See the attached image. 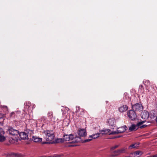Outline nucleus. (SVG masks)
I'll return each mask as SVG.
<instances>
[{"label":"nucleus","instance_id":"obj_23","mask_svg":"<svg viewBox=\"0 0 157 157\" xmlns=\"http://www.w3.org/2000/svg\"><path fill=\"white\" fill-rule=\"evenodd\" d=\"M136 147V144H132L129 146V149H132V148H135Z\"/></svg>","mask_w":157,"mask_h":157},{"label":"nucleus","instance_id":"obj_1","mask_svg":"<svg viewBox=\"0 0 157 157\" xmlns=\"http://www.w3.org/2000/svg\"><path fill=\"white\" fill-rule=\"evenodd\" d=\"M44 136L46 141H49V143H54L55 142L52 141L55 137L54 132L51 130H45L43 132Z\"/></svg>","mask_w":157,"mask_h":157},{"label":"nucleus","instance_id":"obj_26","mask_svg":"<svg viewBox=\"0 0 157 157\" xmlns=\"http://www.w3.org/2000/svg\"><path fill=\"white\" fill-rule=\"evenodd\" d=\"M76 113H78V112H79V110H80V108L79 106H76Z\"/></svg>","mask_w":157,"mask_h":157},{"label":"nucleus","instance_id":"obj_15","mask_svg":"<svg viewBox=\"0 0 157 157\" xmlns=\"http://www.w3.org/2000/svg\"><path fill=\"white\" fill-rule=\"evenodd\" d=\"M32 140L35 142H40L42 141V139L36 136H33Z\"/></svg>","mask_w":157,"mask_h":157},{"label":"nucleus","instance_id":"obj_25","mask_svg":"<svg viewBox=\"0 0 157 157\" xmlns=\"http://www.w3.org/2000/svg\"><path fill=\"white\" fill-rule=\"evenodd\" d=\"M119 146L118 145H116L112 147L111 148V150H113V149H116V148H117Z\"/></svg>","mask_w":157,"mask_h":157},{"label":"nucleus","instance_id":"obj_29","mask_svg":"<svg viewBox=\"0 0 157 157\" xmlns=\"http://www.w3.org/2000/svg\"><path fill=\"white\" fill-rule=\"evenodd\" d=\"M62 141V139H57L56 140V143H59V142H61Z\"/></svg>","mask_w":157,"mask_h":157},{"label":"nucleus","instance_id":"obj_37","mask_svg":"<svg viewBox=\"0 0 157 157\" xmlns=\"http://www.w3.org/2000/svg\"><path fill=\"white\" fill-rule=\"evenodd\" d=\"M3 107H5L6 108H7V106H3Z\"/></svg>","mask_w":157,"mask_h":157},{"label":"nucleus","instance_id":"obj_38","mask_svg":"<svg viewBox=\"0 0 157 157\" xmlns=\"http://www.w3.org/2000/svg\"><path fill=\"white\" fill-rule=\"evenodd\" d=\"M106 103H108V101H106Z\"/></svg>","mask_w":157,"mask_h":157},{"label":"nucleus","instance_id":"obj_17","mask_svg":"<svg viewBox=\"0 0 157 157\" xmlns=\"http://www.w3.org/2000/svg\"><path fill=\"white\" fill-rule=\"evenodd\" d=\"M23 155L20 154H15L12 153L9 156H8V157H23Z\"/></svg>","mask_w":157,"mask_h":157},{"label":"nucleus","instance_id":"obj_14","mask_svg":"<svg viewBox=\"0 0 157 157\" xmlns=\"http://www.w3.org/2000/svg\"><path fill=\"white\" fill-rule=\"evenodd\" d=\"M115 121L113 118L109 119L108 120V124L109 126H113L115 125Z\"/></svg>","mask_w":157,"mask_h":157},{"label":"nucleus","instance_id":"obj_19","mask_svg":"<svg viewBox=\"0 0 157 157\" xmlns=\"http://www.w3.org/2000/svg\"><path fill=\"white\" fill-rule=\"evenodd\" d=\"M145 121H142L141 122H138L137 124L136 125V126L138 127V128L140 127V128L144 127L145 125H144L143 126H141L142 124L144 123Z\"/></svg>","mask_w":157,"mask_h":157},{"label":"nucleus","instance_id":"obj_31","mask_svg":"<svg viewBox=\"0 0 157 157\" xmlns=\"http://www.w3.org/2000/svg\"><path fill=\"white\" fill-rule=\"evenodd\" d=\"M126 157H137L136 155H131V154L129 156H126Z\"/></svg>","mask_w":157,"mask_h":157},{"label":"nucleus","instance_id":"obj_22","mask_svg":"<svg viewBox=\"0 0 157 157\" xmlns=\"http://www.w3.org/2000/svg\"><path fill=\"white\" fill-rule=\"evenodd\" d=\"M125 149L124 148H122L120 150H117V152H119V153L120 154L121 153H124L125 152Z\"/></svg>","mask_w":157,"mask_h":157},{"label":"nucleus","instance_id":"obj_34","mask_svg":"<svg viewBox=\"0 0 157 157\" xmlns=\"http://www.w3.org/2000/svg\"><path fill=\"white\" fill-rule=\"evenodd\" d=\"M3 116L1 114H0V119H1L2 118Z\"/></svg>","mask_w":157,"mask_h":157},{"label":"nucleus","instance_id":"obj_13","mask_svg":"<svg viewBox=\"0 0 157 157\" xmlns=\"http://www.w3.org/2000/svg\"><path fill=\"white\" fill-rule=\"evenodd\" d=\"M128 109V107L126 105H123L119 108V111L121 113L126 111Z\"/></svg>","mask_w":157,"mask_h":157},{"label":"nucleus","instance_id":"obj_11","mask_svg":"<svg viewBox=\"0 0 157 157\" xmlns=\"http://www.w3.org/2000/svg\"><path fill=\"white\" fill-rule=\"evenodd\" d=\"M141 116L142 119L145 120L148 118L149 115L147 111H144L141 113Z\"/></svg>","mask_w":157,"mask_h":157},{"label":"nucleus","instance_id":"obj_2","mask_svg":"<svg viewBox=\"0 0 157 157\" xmlns=\"http://www.w3.org/2000/svg\"><path fill=\"white\" fill-rule=\"evenodd\" d=\"M63 139L65 141H71L70 143L77 142L81 140V138L78 136H77L74 138V137L72 134L64 135L63 137Z\"/></svg>","mask_w":157,"mask_h":157},{"label":"nucleus","instance_id":"obj_35","mask_svg":"<svg viewBox=\"0 0 157 157\" xmlns=\"http://www.w3.org/2000/svg\"><path fill=\"white\" fill-rule=\"evenodd\" d=\"M152 157H157V154L155 155L152 156Z\"/></svg>","mask_w":157,"mask_h":157},{"label":"nucleus","instance_id":"obj_40","mask_svg":"<svg viewBox=\"0 0 157 157\" xmlns=\"http://www.w3.org/2000/svg\"><path fill=\"white\" fill-rule=\"evenodd\" d=\"M126 156H125V157H126Z\"/></svg>","mask_w":157,"mask_h":157},{"label":"nucleus","instance_id":"obj_8","mask_svg":"<svg viewBox=\"0 0 157 157\" xmlns=\"http://www.w3.org/2000/svg\"><path fill=\"white\" fill-rule=\"evenodd\" d=\"M78 134L80 136H85L87 135L86 130L84 128H80L78 130Z\"/></svg>","mask_w":157,"mask_h":157},{"label":"nucleus","instance_id":"obj_39","mask_svg":"<svg viewBox=\"0 0 157 157\" xmlns=\"http://www.w3.org/2000/svg\"><path fill=\"white\" fill-rule=\"evenodd\" d=\"M147 157H152V156H147Z\"/></svg>","mask_w":157,"mask_h":157},{"label":"nucleus","instance_id":"obj_5","mask_svg":"<svg viewBox=\"0 0 157 157\" xmlns=\"http://www.w3.org/2000/svg\"><path fill=\"white\" fill-rule=\"evenodd\" d=\"M127 114L129 118L132 120H134L136 118V114L133 110H131L128 111Z\"/></svg>","mask_w":157,"mask_h":157},{"label":"nucleus","instance_id":"obj_16","mask_svg":"<svg viewBox=\"0 0 157 157\" xmlns=\"http://www.w3.org/2000/svg\"><path fill=\"white\" fill-rule=\"evenodd\" d=\"M138 128L136 125L132 124L129 128V130L130 131H135Z\"/></svg>","mask_w":157,"mask_h":157},{"label":"nucleus","instance_id":"obj_20","mask_svg":"<svg viewBox=\"0 0 157 157\" xmlns=\"http://www.w3.org/2000/svg\"><path fill=\"white\" fill-rule=\"evenodd\" d=\"M53 116V112L52 111H49L47 114V117H48L50 119H51L52 117Z\"/></svg>","mask_w":157,"mask_h":157},{"label":"nucleus","instance_id":"obj_27","mask_svg":"<svg viewBox=\"0 0 157 157\" xmlns=\"http://www.w3.org/2000/svg\"><path fill=\"white\" fill-rule=\"evenodd\" d=\"M91 140H92V139L90 138L89 139H87L85 140L84 141V142H87L90 141H91Z\"/></svg>","mask_w":157,"mask_h":157},{"label":"nucleus","instance_id":"obj_10","mask_svg":"<svg viewBox=\"0 0 157 157\" xmlns=\"http://www.w3.org/2000/svg\"><path fill=\"white\" fill-rule=\"evenodd\" d=\"M8 131L10 134L12 136L17 135L19 134V131L17 130L14 129L12 128H10Z\"/></svg>","mask_w":157,"mask_h":157},{"label":"nucleus","instance_id":"obj_24","mask_svg":"<svg viewBox=\"0 0 157 157\" xmlns=\"http://www.w3.org/2000/svg\"><path fill=\"white\" fill-rule=\"evenodd\" d=\"M143 82L144 84L145 85H147L149 83V81L148 80H146L145 81H144Z\"/></svg>","mask_w":157,"mask_h":157},{"label":"nucleus","instance_id":"obj_4","mask_svg":"<svg viewBox=\"0 0 157 157\" xmlns=\"http://www.w3.org/2000/svg\"><path fill=\"white\" fill-rule=\"evenodd\" d=\"M110 132V130L109 129H108L106 130H100L99 131V133H97L95 134H93L92 135L90 136L89 137V138H91L92 139H96L99 136V135L101 133L103 135L104 134H105V133H107V132L109 133Z\"/></svg>","mask_w":157,"mask_h":157},{"label":"nucleus","instance_id":"obj_33","mask_svg":"<svg viewBox=\"0 0 157 157\" xmlns=\"http://www.w3.org/2000/svg\"><path fill=\"white\" fill-rule=\"evenodd\" d=\"M49 141H47L44 142H43V144H52L53 143H48Z\"/></svg>","mask_w":157,"mask_h":157},{"label":"nucleus","instance_id":"obj_7","mask_svg":"<svg viewBox=\"0 0 157 157\" xmlns=\"http://www.w3.org/2000/svg\"><path fill=\"white\" fill-rule=\"evenodd\" d=\"M132 108L134 111H141L143 109V106L142 105L136 103L132 106Z\"/></svg>","mask_w":157,"mask_h":157},{"label":"nucleus","instance_id":"obj_32","mask_svg":"<svg viewBox=\"0 0 157 157\" xmlns=\"http://www.w3.org/2000/svg\"><path fill=\"white\" fill-rule=\"evenodd\" d=\"M114 153L116 155H118L119 154H120L118 152H117V151H114Z\"/></svg>","mask_w":157,"mask_h":157},{"label":"nucleus","instance_id":"obj_36","mask_svg":"<svg viewBox=\"0 0 157 157\" xmlns=\"http://www.w3.org/2000/svg\"><path fill=\"white\" fill-rule=\"evenodd\" d=\"M121 136H119L117 137H114V138H119V137H121Z\"/></svg>","mask_w":157,"mask_h":157},{"label":"nucleus","instance_id":"obj_18","mask_svg":"<svg viewBox=\"0 0 157 157\" xmlns=\"http://www.w3.org/2000/svg\"><path fill=\"white\" fill-rule=\"evenodd\" d=\"M142 154V152L141 151H137L134 153H131V155H136L137 157H139L140 155Z\"/></svg>","mask_w":157,"mask_h":157},{"label":"nucleus","instance_id":"obj_28","mask_svg":"<svg viewBox=\"0 0 157 157\" xmlns=\"http://www.w3.org/2000/svg\"><path fill=\"white\" fill-rule=\"evenodd\" d=\"M15 112H12L10 114V116L11 117H13V115H15Z\"/></svg>","mask_w":157,"mask_h":157},{"label":"nucleus","instance_id":"obj_30","mask_svg":"<svg viewBox=\"0 0 157 157\" xmlns=\"http://www.w3.org/2000/svg\"><path fill=\"white\" fill-rule=\"evenodd\" d=\"M142 89L143 90V86L142 85H140L139 86V90H141Z\"/></svg>","mask_w":157,"mask_h":157},{"label":"nucleus","instance_id":"obj_12","mask_svg":"<svg viewBox=\"0 0 157 157\" xmlns=\"http://www.w3.org/2000/svg\"><path fill=\"white\" fill-rule=\"evenodd\" d=\"M5 132L3 129L0 128V142L3 141L5 140V137L3 136Z\"/></svg>","mask_w":157,"mask_h":157},{"label":"nucleus","instance_id":"obj_9","mask_svg":"<svg viewBox=\"0 0 157 157\" xmlns=\"http://www.w3.org/2000/svg\"><path fill=\"white\" fill-rule=\"evenodd\" d=\"M21 138L22 140H27L29 139V135H27L26 132H21L18 134Z\"/></svg>","mask_w":157,"mask_h":157},{"label":"nucleus","instance_id":"obj_3","mask_svg":"<svg viewBox=\"0 0 157 157\" xmlns=\"http://www.w3.org/2000/svg\"><path fill=\"white\" fill-rule=\"evenodd\" d=\"M127 129V128L126 125L117 128L116 131H112L109 133V135L116 134L120 133H123Z\"/></svg>","mask_w":157,"mask_h":157},{"label":"nucleus","instance_id":"obj_21","mask_svg":"<svg viewBox=\"0 0 157 157\" xmlns=\"http://www.w3.org/2000/svg\"><path fill=\"white\" fill-rule=\"evenodd\" d=\"M27 134L29 135V137H31V135L33 134V132L32 130H29L28 131H27Z\"/></svg>","mask_w":157,"mask_h":157},{"label":"nucleus","instance_id":"obj_6","mask_svg":"<svg viewBox=\"0 0 157 157\" xmlns=\"http://www.w3.org/2000/svg\"><path fill=\"white\" fill-rule=\"evenodd\" d=\"M33 104H32L29 102L24 104V108L25 109H27L29 112H32L33 109Z\"/></svg>","mask_w":157,"mask_h":157}]
</instances>
